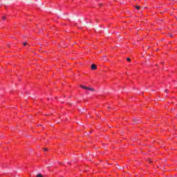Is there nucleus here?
Segmentation results:
<instances>
[{
    "label": "nucleus",
    "instance_id": "39448f33",
    "mask_svg": "<svg viewBox=\"0 0 177 177\" xmlns=\"http://www.w3.org/2000/svg\"><path fill=\"white\" fill-rule=\"evenodd\" d=\"M136 9H137V10H139V9H140V6H136Z\"/></svg>",
    "mask_w": 177,
    "mask_h": 177
},
{
    "label": "nucleus",
    "instance_id": "6e6552de",
    "mask_svg": "<svg viewBox=\"0 0 177 177\" xmlns=\"http://www.w3.org/2000/svg\"><path fill=\"white\" fill-rule=\"evenodd\" d=\"M44 151H48V149H46V148H44Z\"/></svg>",
    "mask_w": 177,
    "mask_h": 177
},
{
    "label": "nucleus",
    "instance_id": "f257e3e1",
    "mask_svg": "<svg viewBox=\"0 0 177 177\" xmlns=\"http://www.w3.org/2000/svg\"><path fill=\"white\" fill-rule=\"evenodd\" d=\"M80 88H82V89H87L88 91H91V92H95V89L93 88L86 87L84 85H80Z\"/></svg>",
    "mask_w": 177,
    "mask_h": 177
},
{
    "label": "nucleus",
    "instance_id": "f03ea898",
    "mask_svg": "<svg viewBox=\"0 0 177 177\" xmlns=\"http://www.w3.org/2000/svg\"><path fill=\"white\" fill-rule=\"evenodd\" d=\"M96 68H97L96 64H93L91 65V70H96Z\"/></svg>",
    "mask_w": 177,
    "mask_h": 177
},
{
    "label": "nucleus",
    "instance_id": "9d476101",
    "mask_svg": "<svg viewBox=\"0 0 177 177\" xmlns=\"http://www.w3.org/2000/svg\"><path fill=\"white\" fill-rule=\"evenodd\" d=\"M8 48H10V44H8Z\"/></svg>",
    "mask_w": 177,
    "mask_h": 177
},
{
    "label": "nucleus",
    "instance_id": "0eeeda50",
    "mask_svg": "<svg viewBox=\"0 0 177 177\" xmlns=\"http://www.w3.org/2000/svg\"><path fill=\"white\" fill-rule=\"evenodd\" d=\"M127 62H131V58H127Z\"/></svg>",
    "mask_w": 177,
    "mask_h": 177
},
{
    "label": "nucleus",
    "instance_id": "1a4fd4ad",
    "mask_svg": "<svg viewBox=\"0 0 177 177\" xmlns=\"http://www.w3.org/2000/svg\"><path fill=\"white\" fill-rule=\"evenodd\" d=\"M24 46H26V45H27V43H26V42H24Z\"/></svg>",
    "mask_w": 177,
    "mask_h": 177
},
{
    "label": "nucleus",
    "instance_id": "20e7f679",
    "mask_svg": "<svg viewBox=\"0 0 177 177\" xmlns=\"http://www.w3.org/2000/svg\"><path fill=\"white\" fill-rule=\"evenodd\" d=\"M36 177H44V176L41 174H38Z\"/></svg>",
    "mask_w": 177,
    "mask_h": 177
},
{
    "label": "nucleus",
    "instance_id": "423d86ee",
    "mask_svg": "<svg viewBox=\"0 0 177 177\" xmlns=\"http://www.w3.org/2000/svg\"><path fill=\"white\" fill-rule=\"evenodd\" d=\"M2 19H3V20H5V19H6V17L3 16V17H2Z\"/></svg>",
    "mask_w": 177,
    "mask_h": 177
},
{
    "label": "nucleus",
    "instance_id": "9b49d317",
    "mask_svg": "<svg viewBox=\"0 0 177 177\" xmlns=\"http://www.w3.org/2000/svg\"><path fill=\"white\" fill-rule=\"evenodd\" d=\"M165 92H167V90H165Z\"/></svg>",
    "mask_w": 177,
    "mask_h": 177
},
{
    "label": "nucleus",
    "instance_id": "f8f14e48",
    "mask_svg": "<svg viewBox=\"0 0 177 177\" xmlns=\"http://www.w3.org/2000/svg\"><path fill=\"white\" fill-rule=\"evenodd\" d=\"M149 162H151L150 160H149Z\"/></svg>",
    "mask_w": 177,
    "mask_h": 177
},
{
    "label": "nucleus",
    "instance_id": "7ed1b4c3",
    "mask_svg": "<svg viewBox=\"0 0 177 177\" xmlns=\"http://www.w3.org/2000/svg\"><path fill=\"white\" fill-rule=\"evenodd\" d=\"M133 121H134V122H136V124H139V120H138V119H133Z\"/></svg>",
    "mask_w": 177,
    "mask_h": 177
}]
</instances>
